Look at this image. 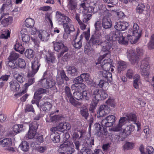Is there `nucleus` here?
<instances>
[{
	"instance_id": "f257e3e1",
	"label": "nucleus",
	"mask_w": 154,
	"mask_h": 154,
	"mask_svg": "<svg viewBox=\"0 0 154 154\" xmlns=\"http://www.w3.org/2000/svg\"><path fill=\"white\" fill-rule=\"evenodd\" d=\"M90 42L93 45H100L102 46L101 51L105 53L103 55L101 56L98 58V61L104 59L105 57H110L111 56L109 48L108 43H107L106 40L104 41L102 40L101 33L98 32L97 33L95 32L92 37L91 38Z\"/></svg>"
},
{
	"instance_id": "f03ea898",
	"label": "nucleus",
	"mask_w": 154,
	"mask_h": 154,
	"mask_svg": "<svg viewBox=\"0 0 154 154\" xmlns=\"http://www.w3.org/2000/svg\"><path fill=\"white\" fill-rule=\"evenodd\" d=\"M42 87L46 89H51L54 91L57 90L56 86V83L54 80L51 79L43 78L41 80L40 83Z\"/></svg>"
},
{
	"instance_id": "7ed1b4c3",
	"label": "nucleus",
	"mask_w": 154,
	"mask_h": 154,
	"mask_svg": "<svg viewBox=\"0 0 154 154\" xmlns=\"http://www.w3.org/2000/svg\"><path fill=\"white\" fill-rule=\"evenodd\" d=\"M122 33L119 31H112L110 32L109 35V38L106 40V42L108 43L110 50L112 48L113 42L115 40H117L120 36H122Z\"/></svg>"
},
{
	"instance_id": "20e7f679",
	"label": "nucleus",
	"mask_w": 154,
	"mask_h": 154,
	"mask_svg": "<svg viewBox=\"0 0 154 154\" xmlns=\"http://www.w3.org/2000/svg\"><path fill=\"white\" fill-rule=\"evenodd\" d=\"M71 144H72V142L68 141L64 142L60 145L59 150L64 154H72L75 150L73 146V147L69 146Z\"/></svg>"
},
{
	"instance_id": "39448f33",
	"label": "nucleus",
	"mask_w": 154,
	"mask_h": 154,
	"mask_svg": "<svg viewBox=\"0 0 154 154\" xmlns=\"http://www.w3.org/2000/svg\"><path fill=\"white\" fill-rule=\"evenodd\" d=\"M53 43L54 50L57 52L60 51V52L58 55V58L60 57L64 53L68 50L67 47L65 46L61 42H53Z\"/></svg>"
},
{
	"instance_id": "423d86ee",
	"label": "nucleus",
	"mask_w": 154,
	"mask_h": 154,
	"mask_svg": "<svg viewBox=\"0 0 154 154\" xmlns=\"http://www.w3.org/2000/svg\"><path fill=\"white\" fill-rule=\"evenodd\" d=\"M129 30L132 33L134 38L133 43H136L141 35L142 30L140 29L139 26L136 23H134L133 27L129 29Z\"/></svg>"
},
{
	"instance_id": "0eeeda50",
	"label": "nucleus",
	"mask_w": 154,
	"mask_h": 154,
	"mask_svg": "<svg viewBox=\"0 0 154 154\" xmlns=\"http://www.w3.org/2000/svg\"><path fill=\"white\" fill-rule=\"evenodd\" d=\"M84 133L83 130H75L73 133L72 138L75 144V148L78 150H79L80 142L79 139L82 137Z\"/></svg>"
},
{
	"instance_id": "6e6552de",
	"label": "nucleus",
	"mask_w": 154,
	"mask_h": 154,
	"mask_svg": "<svg viewBox=\"0 0 154 154\" xmlns=\"http://www.w3.org/2000/svg\"><path fill=\"white\" fill-rule=\"evenodd\" d=\"M66 98L67 100H69L70 103L74 106H80L81 103L76 100L73 97L71 91V90L68 86H66L64 89Z\"/></svg>"
},
{
	"instance_id": "1a4fd4ad",
	"label": "nucleus",
	"mask_w": 154,
	"mask_h": 154,
	"mask_svg": "<svg viewBox=\"0 0 154 154\" xmlns=\"http://www.w3.org/2000/svg\"><path fill=\"white\" fill-rule=\"evenodd\" d=\"M71 128L70 125L67 122H62L60 123L56 127H54L50 129V130L52 132L54 131H58L61 133L62 132L65 130H69Z\"/></svg>"
},
{
	"instance_id": "9d476101",
	"label": "nucleus",
	"mask_w": 154,
	"mask_h": 154,
	"mask_svg": "<svg viewBox=\"0 0 154 154\" xmlns=\"http://www.w3.org/2000/svg\"><path fill=\"white\" fill-rule=\"evenodd\" d=\"M127 57L132 64L134 65L137 63L139 60V57L134 52V51L130 49L127 51Z\"/></svg>"
},
{
	"instance_id": "9b49d317",
	"label": "nucleus",
	"mask_w": 154,
	"mask_h": 154,
	"mask_svg": "<svg viewBox=\"0 0 154 154\" xmlns=\"http://www.w3.org/2000/svg\"><path fill=\"white\" fill-rule=\"evenodd\" d=\"M8 13L4 14L0 17L1 24L4 27L7 26L12 22V17L8 16Z\"/></svg>"
},
{
	"instance_id": "f8f14e48",
	"label": "nucleus",
	"mask_w": 154,
	"mask_h": 154,
	"mask_svg": "<svg viewBox=\"0 0 154 154\" xmlns=\"http://www.w3.org/2000/svg\"><path fill=\"white\" fill-rule=\"evenodd\" d=\"M140 71L141 74L144 76H148V71L147 69L149 64L148 62L146 60H142L140 63Z\"/></svg>"
},
{
	"instance_id": "ddd939ff",
	"label": "nucleus",
	"mask_w": 154,
	"mask_h": 154,
	"mask_svg": "<svg viewBox=\"0 0 154 154\" xmlns=\"http://www.w3.org/2000/svg\"><path fill=\"white\" fill-rule=\"evenodd\" d=\"M103 59L101 60H100L99 61H98V63H101V66L103 69L107 71H109L112 66V62L111 59L109 58L105 59L103 62H101L102 60Z\"/></svg>"
},
{
	"instance_id": "4468645a",
	"label": "nucleus",
	"mask_w": 154,
	"mask_h": 154,
	"mask_svg": "<svg viewBox=\"0 0 154 154\" xmlns=\"http://www.w3.org/2000/svg\"><path fill=\"white\" fill-rule=\"evenodd\" d=\"M56 17L57 20L60 24H61L63 23H65V22L68 23H70L71 20L67 16H65L63 14L57 11L56 12Z\"/></svg>"
},
{
	"instance_id": "2eb2a0df",
	"label": "nucleus",
	"mask_w": 154,
	"mask_h": 154,
	"mask_svg": "<svg viewBox=\"0 0 154 154\" xmlns=\"http://www.w3.org/2000/svg\"><path fill=\"white\" fill-rule=\"evenodd\" d=\"M40 65V64L38 59H36L34 62H32V72H28V75L30 76H33L38 71Z\"/></svg>"
},
{
	"instance_id": "dca6fc26",
	"label": "nucleus",
	"mask_w": 154,
	"mask_h": 154,
	"mask_svg": "<svg viewBox=\"0 0 154 154\" xmlns=\"http://www.w3.org/2000/svg\"><path fill=\"white\" fill-rule=\"evenodd\" d=\"M56 80L57 83L60 85L63 83L64 80L68 81L69 79L66 75L64 70H62L61 71L59 76L57 77Z\"/></svg>"
},
{
	"instance_id": "f3484780",
	"label": "nucleus",
	"mask_w": 154,
	"mask_h": 154,
	"mask_svg": "<svg viewBox=\"0 0 154 154\" xmlns=\"http://www.w3.org/2000/svg\"><path fill=\"white\" fill-rule=\"evenodd\" d=\"M103 69L99 72V76L102 77L103 79L105 80V81H111L112 80V75L110 72Z\"/></svg>"
},
{
	"instance_id": "a211bd4d",
	"label": "nucleus",
	"mask_w": 154,
	"mask_h": 154,
	"mask_svg": "<svg viewBox=\"0 0 154 154\" xmlns=\"http://www.w3.org/2000/svg\"><path fill=\"white\" fill-rule=\"evenodd\" d=\"M129 26L128 23L127 22H117L114 26L115 28L119 31H122L125 30Z\"/></svg>"
},
{
	"instance_id": "6ab92c4d",
	"label": "nucleus",
	"mask_w": 154,
	"mask_h": 154,
	"mask_svg": "<svg viewBox=\"0 0 154 154\" xmlns=\"http://www.w3.org/2000/svg\"><path fill=\"white\" fill-rule=\"evenodd\" d=\"M102 25L104 28L107 29L111 28L112 24L109 19L106 17H104L102 20Z\"/></svg>"
},
{
	"instance_id": "aec40b11",
	"label": "nucleus",
	"mask_w": 154,
	"mask_h": 154,
	"mask_svg": "<svg viewBox=\"0 0 154 154\" xmlns=\"http://www.w3.org/2000/svg\"><path fill=\"white\" fill-rule=\"evenodd\" d=\"M46 92V90L43 88H39L35 93L33 99L36 101L38 100L42 97V94Z\"/></svg>"
},
{
	"instance_id": "412c9836",
	"label": "nucleus",
	"mask_w": 154,
	"mask_h": 154,
	"mask_svg": "<svg viewBox=\"0 0 154 154\" xmlns=\"http://www.w3.org/2000/svg\"><path fill=\"white\" fill-rule=\"evenodd\" d=\"M68 74L71 76H75L78 75L79 72L76 67L73 66H69L66 70Z\"/></svg>"
},
{
	"instance_id": "4be33fe9",
	"label": "nucleus",
	"mask_w": 154,
	"mask_h": 154,
	"mask_svg": "<svg viewBox=\"0 0 154 154\" xmlns=\"http://www.w3.org/2000/svg\"><path fill=\"white\" fill-rule=\"evenodd\" d=\"M69 10L75 11L77 9V0H67Z\"/></svg>"
},
{
	"instance_id": "5701e85b",
	"label": "nucleus",
	"mask_w": 154,
	"mask_h": 154,
	"mask_svg": "<svg viewBox=\"0 0 154 154\" xmlns=\"http://www.w3.org/2000/svg\"><path fill=\"white\" fill-rule=\"evenodd\" d=\"M63 26L65 31L68 34H69L71 32L75 30L74 26L72 24L66 23H63Z\"/></svg>"
},
{
	"instance_id": "b1692460",
	"label": "nucleus",
	"mask_w": 154,
	"mask_h": 154,
	"mask_svg": "<svg viewBox=\"0 0 154 154\" xmlns=\"http://www.w3.org/2000/svg\"><path fill=\"white\" fill-rule=\"evenodd\" d=\"M38 36L41 40L46 41L49 38L50 34L45 31H41L39 32Z\"/></svg>"
},
{
	"instance_id": "393cba45",
	"label": "nucleus",
	"mask_w": 154,
	"mask_h": 154,
	"mask_svg": "<svg viewBox=\"0 0 154 154\" xmlns=\"http://www.w3.org/2000/svg\"><path fill=\"white\" fill-rule=\"evenodd\" d=\"M58 131L52 132V133L50 137L54 143H57L60 141V135L61 133H58Z\"/></svg>"
},
{
	"instance_id": "a878e982",
	"label": "nucleus",
	"mask_w": 154,
	"mask_h": 154,
	"mask_svg": "<svg viewBox=\"0 0 154 154\" xmlns=\"http://www.w3.org/2000/svg\"><path fill=\"white\" fill-rule=\"evenodd\" d=\"M134 129V127L132 125H130L127 126L123 129L122 132L123 134L124 135V138H125L127 136L129 135L131 132L133 131Z\"/></svg>"
},
{
	"instance_id": "bb28decb",
	"label": "nucleus",
	"mask_w": 154,
	"mask_h": 154,
	"mask_svg": "<svg viewBox=\"0 0 154 154\" xmlns=\"http://www.w3.org/2000/svg\"><path fill=\"white\" fill-rule=\"evenodd\" d=\"M107 108V106L105 105H103L101 106L97 112V117H101L103 116V113L106 114H108L109 113V111L106 112V109Z\"/></svg>"
},
{
	"instance_id": "cd10ccee",
	"label": "nucleus",
	"mask_w": 154,
	"mask_h": 154,
	"mask_svg": "<svg viewBox=\"0 0 154 154\" xmlns=\"http://www.w3.org/2000/svg\"><path fill=\"white\" fill-rule=\"evenodd\" d=\"M99 10L100 11V12L103 14L104 17H110L111 14L109 12V10H107L105 6L103 5H100L99 7Z\"/></svg>"
},
{
	"instance_id": "c85d7f7f",
	"label": "nucleus",
	"mask_w": 154,
	"mask_h": 154,
	"mask_svg": "<svg viewBox=\"0 0 154 154\" xmlns=\"http://www.w3.org/2000/svg\"><path fill=\"white\" fill-rule=\"evenodd\" d=\"M101 89H95L92 91V96L95 99L100 100L101 99Z\"/></svg>"
},
{
	"instance_id": "c756f323",
	"label": "nucleus",
	"mask_w": 154,
	"mask_h": 154,
	"mask_svg": "<svg viewBox=\"0 0 154 154\" xmlns=\"http://www.w3.org/2000/svg\"><path fill=\"white\" fill-rule=\"evenodd\" d=\"M118 65L117 67L119 72L121 73L122 71L125 70L127 66L126 63L125 62L120 61L118 62Z\"/></svg>"
},
{
	"instance_id": "7c9ffc66",
	"label": "nucleus",
	"mask_w": 154,
	"mask_h": 154,
	"mask_svg": "<svg viewBox=\"0 0 154 154\" xmlns=\"http://www.w3.org/2000/svg\"><path fill=\"white\" fill-rule=\"evenodd\" d=\"M10 88L12 91H17L19 90L20 85L15 80H13L9 82Z\"/></svg>"
},
{
	"instance_id": "2f4dec72",
	"label": "nucleus",
	"mask_w": 154,
	"mask_h": 154,
	"mask_svg": "<svg viewBox=\"0 0 154 154\" xmlns=\"http://www.w3.org/2000/svg\"><path fill=\"white\" fill-rule=\"evenodd\" d=\"M0 145L3 147H9L12 145V141L11 138H6L0 141Z\"/></svg>"
},
{
	"instance_id": "473e14b6",
	"label": "nucleus",
	"mask_w": 154,
	"mask_h": 154,
	"mask_svg": "<svg viewBox=\"0 0 154 154\" xmlns=\"http://www.w3.org/2000/svg\"><path fill=\"white\" fill-rule=\"evenodd\" d=\"M140 76L138 74H136L134 77L133 85L134 88L136 89H138L139 88V85L140 83Z\"/></svg>"
},
{
	"instance_id": "72a5a7b5",
	"label": "nucleus",
	"mask_w": 154,
	"mask_h": 154,
	"mask_svg": "<svg viewBox=\"0 0 154 154\" xmlns=\"http://www.w3.org/2000/svg\"><path fill=\"white\" fill-rule=\"evenodd\" d=\"M52 106V104L49 102H46L42 104L41 106V108L43 111L47 112L50 110Z\"/></svg>"
},
{
	"instance_id": "f704fd0d",
	"label": "nucleus",
	"mask_w": 154,
	"mask_h": 154,
	"mask_svg": "<svg viewBox=\"0 0 154 154\" xmlns=\"http://www.w3.org/2000/svg\"><path fill=\"white\" fill-rule=\"evenodd\" d=\"M14 77L17 81L20 83H23L25 80V78L23 77L21 74L15 72L14 73Z\"/></svg>"
},
{
	"instance_id": "c9c22d12",
	"label": "nucleus",
	"mask_w": 154,
	"mask_h": 154,
	"mask_svg": "<svg viewBox=\"0 0 154 154\" xmlns=\"http://www.w3.org/2000/svg\"><path fill=\"white\" fill-rule=\"evenodd\" d=\"M45 59L48 64H51L54 63L55 57L52 54L50 53L48 56H45Z\"/></svg>"
},
{
	"instance_id": "e433bc0d",
	"label": "nucleus",
	"mask_w": 154,
	"mask_h": 154,
	"mask_svg": "<svg viewBox=\"0 0 154 154\" xmlns=\"http://www.w3.org/2000/svg\"><path fill=\"white\" fill-rule=\"evenodd\" d=\"M83 82H85L89 84L91 81V79L89 73H84L81 74Z\"/></svg>"
},
{
	"instance_id": "4c0bfd02",
	"label": "nucleus",
	"mask_w": 154,
	"mask_h": 154,
	"mask_svg": "<svg viewBox=\"0 0 154 154\" xmlns=\"http://www.w3.org/2000/svg\"><path fill=\"white\" fill-rule=\"evenodd\" d=\"M14 49L16 51L19 52L21 54L23 53L24 51L25 50V48L22 45L19 43H17L15 44Z\"/></svg>"
},
{
	"instance_id": "58836bf2",
	"label": "nucleus",
	"mask_w": 154,
	"mask_h": 154,
	"mask_svg": "<svg viewBox=\"0 0 154 154\" xmlns=\"http://www.w3.org/2000/svg\"><path fill=\"white\" fill-rule=\"evenodd\" d=\"M80 113L82 117H84L85 119H87L89 113L88 109L86 107H84L81 108L80 109Z\"/></svg>"
},
{
	"instance_id": "ea45409f",
	"label": "nucleus",
	"mask_w": 154,
	"mask_h": 154,
	"mask_svg": "<svg viewBox=\"0 0 154 154\" xmlns=\"http://www.w3.org/2000/svg\"><path fill=\"white\" fill-rule=\"evenodd\" d=\"M35 23V22L31 18H28L25 21V24L26 27L29 28H32Z\"/></svg>"
},
{
	"instance_id": "a19ab883",
	"label": "nucleus",
	"mask_w": 154,
	"mask_h": 154,
	"mask_svg": "<svg viewBox=\"0 0 154 154\" xmlns=\"http://www.w3.org/2000/svg\"><path fill=\"white\" fill-rule=\"evenodd\" d=\"M106 117L110 127L112 126L116 121V117L113 115H111L106 116Z\"/></svg>"
},
{
	"instance_id": "79ce46f5",
	"label": "nucleus",
	"mask_w": 154,
	"mask_h": 154,
	"mask_svg": "<svg viewBox=\"0 0 154 154\" xmlns=\"http://www.w3.org/2000/svg\"><path fill=\"white\" fill-rule=\"evenodd\" d=\"M2 33L0 35V38L7 39L10 37V32L8 29L2 31Z\"/></svg>"
},
{
	"instance_id": "37998d69",
	"label": "nucleus",
	"mask_w": 154,
	"mask_h": 154,
	"mask_svg": "<svg viewBox=\"0 0 154 154\" xmlns=\"http://www.w3.org/2000/svg\"><path fill=\"white\" fill-rule=\"evenodd\" d=\"M108 133V132L106 129L104 127H102L100 130H99L97 132H96V134L99 137L103 135L106 136Z\"/></svg>"
},
{
	"instance_id": "c03bdc74",
	"label": "nucleus",
	"mask_w": 154,
	"mask_h": 154,
	"mask_svg": "<svg viewBox=\"0 0 154 154\" xmlns=\"http://www.w3.org/2000/svg\"><path fill=\"white\" fill-rule=\"evenodd\" d=\"M19 146L23 151L25 152L28 151L29 148V145L25 141L22 142Z\"/></svg>"
},
{
	"instance_id": "a18cd8bd",
	"label": "nucleus",
	"mask_w": 154,
	"mask_h": 154,
	"mask_svg": "<svg viewBox=\"0 0 154 154\" xmlns=\"http://www.w3.org/2000/svg\"><path fill=\"white\" fill-rule=\"evenodd\" d=\"M25 55L27 58L29 59L32 58L34 55V52L32 49H29L26 50L25 52Z\"/></svg>"
},
{
	"instance_id": "49530a36",
	"label": "nucleus",
	"mask_w": 154,
	"mask_h": 154,
	"mask_svg": "<svg viewBox=\"0 0 154 154\" xmlns=\"http://www.w3.org/2000/svg\"><path fill=\"white\" fill-rule=\"evenodd\" d=\"M75 18L78 21V23L80 26L81 29H85L86 25L84 24L82 21L80 19V14H76Z\"/></svg>"
},
{
	"instance_id": "de8ad7c7",
	"label": "nucleus",
	"mask_w": 154,
	"mask_h": 154,
	"mask_svg": "<svg viewBox=\"0 0 154 154\" xmlns=\"http://www.w3.org/2000/svg\"><path fill=\"white\" fill-rule=\"evenodd\" d=\"M38 126V124L36 121H34L31 123L29 125V130L36 132Z\"/></svg>"
},
{
	"instance_id": "09e8293b",
	"label": "nucleus",
	"mask_w": 154,
	"mask_h": 154,
	"mask_svg": "<svg viewBox=\"0 0 154 154\" xmlns=\"http://www.w3.org/2000/svg\"><path fill=\"white\" fill-rule=\"evenodd\" d=\"M23 125H15L13 127V130L16 133H19L23 130Z\"/></svg>"
},
{
	"instance_id": "8fccbe9b",
	"label": "nucleus",
	"mask_w": 154,
	"mask_h": 154,
	"mask_svg": "<svg viewBox=\"0 0 154 154\" xmlns=\"http://www.w3.org/2000/svg\"><path fill=\"white\" fill-rule=\"evenodd\" d=\"M91 17L90 14H83L82 15L80 16V19L84 23L87 22L90 19V18Z\"/></svg>"
},
{
	"instance_id": "3c124183",
	"label": "nucleus",
	"mask_w": 154,
	"mask_h": 154,
	"mask_svg": "<svg viewBox=\"0 0 154 154\" xmlns=\"http://www.w3.org/2000/svg\"><path fill=\"white\" fill-rule=\"evenodd\" d=\"M17 67L21 68H24L26 66V64L24 60L21 58H19L18 62L16 64Z\"/></svg>"
},
{
	"instance_id": "603ef678",
	"label": "nucleus",
	"mask_w": 154,
	"mask_h": 154,
	"mask_svg": "<svg viewBox=\"0 0 154 154\" xmlns=\"http://www.w3.org/2000/svg\"><path fill=\"white\" fill-rule=\"evenodd\" d=\"M125 116L127 117V120L129 121L135 122L137 119V117L135 114L132 113L127 114Z\"/></svg>"
},
{
	"instance_id": "864d4df0",
	"label": "nucleus",
	"mask_w": 154,
	"mask_h": 154,
	"mask_svg": "<svg viewBox=\"0 0 154 154\" xmlns=\"http://www.w3.org/2000/svg\"><path fill=\"white\" fill-rule=\"evenodd\" d=\"M27 76L29 77L28 79L27 82L24 85V87L26 89L29 86L33 84L35 82V79L32 77L33 76H29L28 75Z\"/></svg>"
},
{
	"instance_id": "5fc2aeb1",
	"label": "nucleus",
	"mask_w": 154,
	"mask_h": 154,
	"mask_svg": "<svg viewBox=\"0 0 154 154\" xmlns=\"http://www.w3.org/2000/svg\"><path fill=\"white\" fill-rule=\"evenodd\" d=\"M82 93L81 91H75L73 94V96L76 99L80 100L83 98Z\"/></svg>"
},
{
	"instance_id": "6e6d98bb",
	"label": "nucleus",
	"mask_w": 154,
	"mask_h": 154,
	"mask_svg": "<svg viewBox=\"0 0 154 154\" xmlns=\"http://www.w3.org/2000/svg\"><path fill=\"white\" fill-rule=\"evenodd\" d=\"M19 55L17 53L12 52L8 57L9 60L15 61L19 57Z\"/></svg>"
},
{
	"instance_id": "4d7b16f0",
	"label": "nucleus",
	"mask_w": 154,
	"mask_h": 154,
	"mask_svg": "<svg viewBox=\"0 0 154 154\" xmlns=\"http://www.w3.org/2000/svg\"><path fill=\"white\" fill-rule=\"evenodd\" d=\"M145 8V5L142 3L139 4L137 8V12L139 13H141Z\"/></svg>"
},
{
	"instance_id": "13d9d810",
	"label": "nucleus",
	"mask_w": 154,
	"mask_h": 154,
	"mask_svg": "<svg viewBox=\"0 0 154 154\" xmlns=\"http://www.w3.org/2000/svg\"><path fill=\"white\" fill-rule=\"evenodd\" d=\"M94 25L95 29V33L96 32V33H97L98 32H97L100 30L101 29L102 27L101 23L100 22L98 21L95 23Z\"/></svg>"
},
{
	"instance_id": "bf43d9fd",
	"label": "nucleus",
	"mask_w": 154,
	"mask_h": 154,
	"mask_svg": "<svg viewBox=\"0 0 154 154\" xmlns=\"http://www.w3.org/2000/svg\"><path fill=\"white\" fill-rule=\"evenodd\" d=\"M62 118L61 116L59 115H55L54 116H51L50 120L49 122H56L57 121H59Z\"/></svg>"
},
{
	"instance_id": "052dcab7",
	"label": "nucleus",
	"mask_w": 154,
	"mask_h": 154,
	"mask_svg": "<svg viewBox=\"0 0 154 154\" xmlns=\"http://www.w3.org/2000/svg\"><path fill=\"white\" fill-rule=\"evenodd\" d=\"M134 74V72L131 69H128L126 73V76L129 79L132 78Z\"/></svg>"
},
{
	"instance_id": "680f3d73",
	"label": "nucleus",
	"mask_w": 154,
	"mask_h": 154,
	"mask_svg": "<svg viewBox=\"0 0 154 154\" xmlns=\"http://www.w3.org/2000/svg\"><path fill=\"white\" fill-rule=\"evenodd\" d=\"M48 147L46 146H40L37 147V151L41 153L44 152L46 150Z\"/></svg>"
},
{
	"instance_id": "e2e57ef3",
	"label": "nucleus",
	"mask_w": 154,
	"mask_h": 154,
	"mask_svg": "<svg viewBox=\"0 0 154 154\" xmlns=\"http://www.w3.org/2000/svg\"><path fill=\"white\" fill-rule=\"evenodd\" d=\"M12 5L11 0H7L6 3L3 4L2 7L1 8V10L3 11L5 7L8 6L11 7Z\"/></svg>"
},
{
	"instance_id": "0e129e2a",
	"label": "nucleus",
	"mask_w": 154,
	"mask_h": 154,
	"mask_svg": "<svg viewBox=\"0 0 154 154\" xmlns=\"http://www.w3.org/2000/svg\"><path fill=\"white\" fill-rule=\"evenodd\" d=\"M36 132L35 131H32L29 130L28 134H26V136L29 139H32L35 137V134Z\"/></svg>"
},
{
	"instance_id": "69168bd1",
	"label": "nucleus",
	"mask_w": 154,
	"mask_h": 154,
	"mask_svg": "<svg viewBox=\"0 0 154 154\" xmlns=\"http://www.w3.org/2000/svg\"><path fill=\"white\" fill-rule=\"evenodd\" d=\"M117 40L120 44H127L128 42V41L125 40L124 37L122 35V36H120Z\"/></svg>"
},
{
	"instance_id": "338daca9",
	"label": "nucleus",
	"mask_w": 154,
	"mask_h": 154,
	"mask_svg": "<svg viewBox=\"0 0 154 154\" xmlns=\"http://www.w3.org/2000/svg\"><path fill=\"white\" fill-rule=\"evenodd\" d=\"M22 38L23 41L25 43H27L29 42L30 39L29 36L25 34H23L22 35Z\"/></svg>"
},
{
	"instance_id": "774afa93",
	"label": "nucleus",
	"mask_w": 154,
	"mask_h": 154,
	"mask_svg": "<svg viewBox=\"0 0 154 154\" xmlns=\"http://www.w3.org/2000/svg\"><path fill=\"white\" fill-rule=\"evenodd\" d=\"M16 62L15 61L9 60L7 65L10 67L12 69H15L17 68L16 64H15Z\"/></svg>"
}]
</instances>
